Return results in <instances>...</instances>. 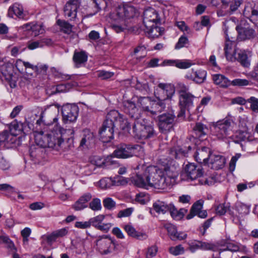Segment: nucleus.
<instances>
[{
  "instance_id": "338daca9",
  "label": "nucleus",
  "mask_w": 258,
  "mask_h": 258,
  "mask_svg": "<svg viewBox=\"0 0 258 258\" xmlns=\"http://www.w3.org/2000/svg\"><path fill=\"white\" fill-rule=\"evenodd\" d=\"M75 226L80 229H87L91 227L90 220L87 221H77L75 223Z\"/></svg>"
},
{
  "instance_id": "680f3d73",
  "label": "nucleus",
  "mask_w": 258,
  "mask_h": 258,
  "mask_svg": "<svg viewBox=\"0 0 258 258\" xmlns=\"http://www.w3.org/2000/svg\"><path fill=\"white\" fill-rule=\"evenodd\" d=\"M247 101L250 103V109L254 112H258V99L254 97H251Z\"/></svg>"
},
{
  "instance_id": "dca6fc26",
  "label": "nucleus",
  "mask_w": 258,
  "mask_h": 258,
  "mask_svg": "<svg viewBox=\"0 0 258 258\" xmlns=\"http://www.w3.org/2000/svg\"><path fill=\"white\" fill-rule=\"evenodd\" d=\"M108 117L112 120L114 123H118L120 129L124 132H128L131 128L128 121L120 114L118 111L115 110H111L108 113Z\"/></svg>"
},
{
  "instance_id": "9b49d317",
  "label": "nucleus",
  "mask_w": 258,
  "mask_h": 258,
  "mask_svg": "<svg viewBox=\"0 0 258 258\" xmlns=\"http://www.w3.org/2000/svg\"><path fill=\"white\" fill-rule=\"evenodd\" d=\"M79 108L75 104L68 103L62 106L61 113L64 122H74L76 121Z\"/></svg>"
},
{
  "instance_id": "4d7b16f0",
  "label": "nucleus",
  "mask_w": 258,
  "mask_h": 258,
  "mask_svg": "<svg viewBox=\"0 0 258 258\" xmlns=\"http://www.w3.org/2000/svg\"><path fill=\"white\" fill-rule=\"evenodd\" d=\"M89 208L94 211L101 210L102 207L100 200L98 198L94 199L89 203Z\"/></svg>"
},
{
  "instance_id": "0e129e2a",
  "label": "nucleus",
  "mask_w": 258,
  "mask_h": 258,
  "mask_svg": "<svg viewBox=\"0 0 258 258\" xmlns=\"http://www.w3.org/2000/svg\"><path fill=\"white\" fill-rule=\"evenodd\" d=\"M140 52V55L137 56L138 58H142L146 55V48L144 46H139L134 50L135 54Z\"/></svg>"
},
{
  "instance_id": "72a5a7b5",
  "label": "nucleus",
  "mask_w": 258,
  "mask_h": 258,
  "mask_svg": "<svg viewBox=\"0 0 258 258\" xmlns=\"http://www.w3.org/2000/svg\"><path fill=\"white\" fill-rule=\"evenodd\" d=\"M194 98L195 96L190 93L181 94L179 97V105L180 106H187V108H189L192 106Z\"/></svg>"
},
{
  "instance_id": "f03ea898",
  "label": "nucleus",
  "mask_w": 258,
  "mask_h": 258,
  "mask_svg": "<svg viewBox=\"0 0 258 258\" xmlns=\"http://www.w3.org/2000/svg\"><path fill=\"white\" fill-rule=\"evenodd\" d=\"M132 181L139 187L148 188L149 187H154L162 189L166 188L164 174L156 166L147 167L143 176L137 174L135 177H133Z\"/></svg>"
},
{
  "instance_id": "1a4fd4ad",
  "label": "nucleus",
  "mask_w": 258,
  "mask_h": 258,
  "mask_svg": "<svg viewBox=\"0 0 258 258\" xmlns=\"http://www.w3.org/2000/svg\"><path fill=\"white\" fill-rule=\"evenodd\" d=\"M225 44L224 51L226 58L227 60L231 62L234 61L233 55L236 54V40H237L236 36H233L231 33L228 34L227 30L225 31Z\"/></svg>"
},
{
  "instance_id": "6e6d98bb",
  "label": "nucleus",
  "mask_w": 258,
  "mask_h": 258,
  "mask_svg": "<svg viewBox=\"0 0 258 258\" xmlns=\"http://www.w3.org/2000/svg\"><path fill=\"white\" fill-rule=\"evenodd\" d=\"M103 204L105 208L111 210L115 208L116 203L110 198H105L103 201Z\"/></svg>"
},
{
  "instance_id": "f704fd0d",
  "label": "nucleus",
  "mask_w": 258,
  "mask_h": 258,
  "mask_svg": "<svg viewBox=\"0 0 258 258\" xmlns=\"http://www.w3.org/2000/svg\"><path fill=\"white\" fill-rule=\"evenodd\" d=\"M88 59L87 54L85 51H80L74 52L73 55V60L76 67H81L82 64L85 63Z\"/></svg>"
},
{
  "instance_id": "052dcab7",
  "label": "nucleus",
  "mask_w": 258,
  "mask_h": 258,
  "mask_svg": "<svg viewBox=\"0 0 258 258\" xmlns=\"http://www.w3.org/2000/svg\"><path fill=\"white\" fill-rule=\"evenodd\" d=\"M241 156V154L237 153L231 158L229 164V168L230 172H232L234 171L236 162L237 160L240 158Z\"/></svg>"
},
{
  "instance_id": "4c0bfd02",
  "label": "nucleus",
  "mask_w": 258,
  "mask_h": 258,
  "mask_svg": "<svg viewBox=\"0 0 258 258\" xmlns=\"http://www.w3.org/2000/svg\"><path fill=\"white\" fill-rule=\"evenodd\" d=\"M213 80L216 84L223 88H226L230 85V82L228 79L221 74L214 75Z\"/></svg>"
},
{
  "instance_id": "09e8293b",
  "label": "nucleus",
  "mask_w": 258,
  "mask_h": 258,
  "mask_svg": "<svg viewBox=\"0 0 258 258\" xmlns=\"http://www.w3.org/2000/svg\"><path fill=\"white\" fill-rule=\"evenodd\" d=\"M5 243L7 244L8 248H9L11 250L16 251V247H15L14 243L11 240L8 236H0V243Z\"/></svg>"
},
{
  "instance_id": "7ed1b4c3",
  "label": "nucleus",
  "mask_w": 258,
  "mask_h": 258,
  "mask_svg": "<svg viewBox=\"0 0 258 258\" xmlns=\"http://www.w3.org/2000/svg\"><path fill=\"white\" fill-rule=\"evenodd\" d=\"M136 13V9L132 6L119 7L115 14H111V18L115 21L112 25V29L117 33L123 31L127 27L126 20L133 18Z\"/></svg>"
},
{
  "instance_id": "39448f33",
  "label": "nucleus",
  "mask_w": 258,
  "mask_h": 258,
  "mask_svg": "<svg viewBox=\"0 0 258 258\" xmlns=\"http://www.w3.org/2000/svg\"><path fill=\"white\" fill-rule=\"evenodd\" d=\"M232 120L226 117L221 120L213 123L211 126V134L215 139L223 140L229 135Z\"/></svg>"
},
{
  "instance_id": "e2e57ef3",
  "label": "nucleus",
  "mask_w": 258,
  "mask_h": 258,
  "mask_svg": "<svg viewBox=\"0 0 258 258\" xmlns=\"http://www.w3.org/2000/svg\"><path fill=\"white\" fill-rule=\"evenodd\" d=\"M158 251V247L153 245L150 247L148 249V251L146 253V258H153L156 256Z\"/></svg>"
},
{
  "instance_id": "4468645a",
  "label": "nucleus",
  "mask_w": 258,
  "mask_h": 258,
  "mask_svg": "<svg viewBox=\"0 0 258 258\" xmlns=\"http://www.w3.org/2000/svg\"><path fill=\"white\" fill-rule=\"evenodd\" d=\"M160 21V17L158 12L154 8H147L143 13V23L145 27H152L155 24Z\"/></svg>"
},
{
  "instance_id": "393cba45",
  "label": "nucleus",
  "mask_w": 258,
  "mask_h": 258,
  "mask_svg": "<svg viewBox=\"0 0 258 258\" xmlns=\"http://www.w3.org/2000/svg\"><path fill=\"white\" fill-rule=\"evenodd\" d=\"M92 196L91 194L87 192L83 195L72 206L75 211H81L87 207V203L91 200Z\"/></svg>"
},
{
  "instance_id": "37998d69",
  "label": "nucleus",
  "mask_w": 258,
  "mask_h": 258,
  "mask_svg": "<svg viewBox=\"0 0 258 258\" xmlns=\"http://www.w3.org/2000/svg\"><path fill=\"white\" fill-rule=\"evenodd\" d=\"M194 130L199 137L206 135L208 132L207 126L201 122H198L194 127Z\"/></svg>"
},
{
  "instance_id": "774afa93",
  "label": "nucleus",
  "mask_w": 258,
  "mask_h": 258,
  "mask_svg": "<svg viewBox=\"0 0 258 258\" xmlns=\"http://www.w3.org/2000/svg\"><path fill=\"white\" fill-rule=\"evenodd\" d=\"M188 43V39L186 37L181 36L176 43L175 48L176 49H180L184 47Z\"/></svg>"
},
{
  "instance_id": "6e6552de",
  "label": "nucleus",
  "mask_w": 258,
  "mask_h": 258,
  "mask_svg": "<svg viewBox=\"0 0 258 258\" xmlns=\"http://www.w3.org/2000/svg\"><path fill=\"white\" fill-rule=\"evenodd\" d=\"M114 127V122L108 117L107 114L99 132L100 139L103 142L108 143L113 138Z\"/></svg>"
},
{
  "instance_id": "3c124183",
  "label": "nucleus",
  "mask_w": 258,
  "mask_h": 258,
  "mask_svg": "<svg viewBox=\"0 0 258 258\" xmlns=\"http://www.w3.org/2000/svg\"><path fill=\"white\" fill-rule=\"evenodd\" d=\"M230 207L229 203H223L219 204L216 208V213L220 215H224L229 210Z\"/></svg>"
},
{
  "instance_id": "4be33fe9",
  "label": "nucleus",
  "mask_w": 258,
  "mask_h": 258,
  "mask_svg": "<svg viewBox=\"0 0 258 258\" xmlns=\"http://www.w3.org/2000/svg\"><path fill=\"white\" fill-rule=\"evenodd\" d=\"M209 161L211 168L215 170L222 168L226 163V159L224 156L215 154H210Z\"/></svg>"
},
{
  "instance_id": "a211bd4d",
  "label": "nucleus",
  "mask_w": 258,
  "mask_h": 258,
  "mask_svg": "<svg viewBox=\"0 0 258 258\" xmlns=\"http://www.w3.org/2000/svg\"><path fill=\"white\" fill-rule=\"evenodd\" d=\"M105 217V215L100 214L89 219L91 226H92L98 230L107 232L112 225L110 223H103Z\"/></svg>"
},
{
  "instance_id": "69168bd1",
  "label": "nucleus",
  "mask_w": 258,
  "mask_h": 258,
  "mask_svg": "<svg viewBox=\"0 0 258 258\" xmlns=\"http://www.w3.org/2000/svg\"><path fill=\"white\" fill-rule=\"evenodd\" d=\"M170 208L169 211L171 216L176 220H179V210H178L173 204H169Z\"/></svg>"
},
{
  "instance_id": "473e14b6",
  "label": "nucleus",
  "mask_w": 258,
  "mask_h": 258,
  "mask_svg": "<svg viewBox=\"0 0 258 258\" xmlns=\"http://www.w3.org/2000/svg\"><path fill=\"white\" fill-rule=\"evenodd\" d=\"M43 151L40 147H31L30 150V156L32 160L36 163H39L43 156Z\"/></svg>"
},
{
  "instance_id": "2f4dec72",
  "label": "nucleus",
  "mask_w": 258,
  "mask_h": 258,
  "mask_svg": "<svg viewBox=\"0 0 258 258\" xmlns=\"http://www.w3.org/2000/svg\"><path fill=\"white\" fill-rule=\"evenodd\" d=\"M94 142V135L89 130L85 129L83 131V137L81 141L80 146L82 147H88Z\"/></svg>"
},
{
  "instance_id": "a19ab883",
  "label": "nucleus",
  "mask_w": 258,
  "mask_h": 258,
  "mask_svg": "<svg viewBox=\"0 0 258 258\" xmlns=\"http://www.w3.org/2000/svg\"><path fill=\"white\" fill-rule=\"evenodd\" d=\"M169 205L161 201H157L153 204L154 210L158 214H164L169 211Z\"/></svg>"
},
{
  "instance_id": "79ce46f5",
  "label": "nucleus",
  "mask_w": 258,
  "mask_h": 258,
  "mask_svg": "<svg viewBox=\"0 0 258 258\" xmlns=\"http://www.w3.org/2000/svg\"><path fill=\"white\" fill-rule=\"evenodd\" d=\"M203 209V202L201 201H198L192 206L190 213L186 216L187 219L192 218L197 213Z\"/></svg>"
},
{
  "instance_id": "6ab92c4d",
  "label": "nucleus",
  "mask_w": 258,
  "mask_h": 258,
  "mask_svg": "<svg viewBox=\"0 0 258 258\" xmlns=\"http://www.w3.org/2000/svg\"><path fill=\"white\" fill-rule=\"evenodd\" d=\"M164 227L166 229L169 237L173 241L182 240L187 238L186 233L178 231L176 226L171 223H167Z\"/></svg>"
},
{
  "instance_id": "9d476101",
  "label": "nucleus",
  "mask_w": 258,
  "mask_h": 258,
  "mask_svg": "<svg viewBox=\"0 0 258 258\" xmlns=\"http://www.w3.org/2000/svg\"><path fill=\"white\" fill-rule=\"evenodd\" d=\"M174 93V87L171 84L160 83L155 94L157 99L165 102L170 100Z\"/></svg>"
},
{
  "instance_id": "aec40b11",
  "label": "nucleus",
  "mask_w": 258,
  "mask_h": 258,
  "mask_svg": "<svg viewBox=\"0 0 258 258\" xmlns=\"http://www.w3.org/2000/svg\"><path fill=\"white\" fill-rule=\"evenodd\" d=\"M185 171L187 176L191 180L200 179L203 175L202 167L192 163L187 164L185 167Z\"/></svg>"
},
{
  "instance_id": "e433bc0d",
  "label": "nucleus",
  "mask_w": 258,
  "mask_h": 258,
  "mask_svg": "<svg viewBox=\"0 0 258 258\" xmlns=\"http://www.w3.org/2000/svg\"><path fill=\"white\" fill-rule=\"evenodd\" d=\"M164 30L162 28L158 27L156 26V24H155L154 26L148 27H145V31L148 34L149 37L155 38L161 36Z\"/></svg>"
},
{
  "instance_id": "412c9836",
  "label": "nucleus",
  "mask_w": 258,
  "mask_h": 258,
  "mask_svg": "<svg viewBox=\"0 0 258 258\" xmlns=\"http://www.w3.org/2000/svg\"><path fill=\"white\" fill-rule=\"evenodd\" d=\"M244 16L251 21H256L258 18V9L253 3H248L243 12Z\"/></svg>"
},
{
  "instance_id": "bf43d9fd",
  "label": "nucleus",
  "mask_w": 258,
  "mask_h": 258,
  "mask_svg": "<svg viewBox=\"0 0 258 258\" xmlns=\"http://www.w3.org/2000/svg\"><path fill=\"white\" fill-rule=\"evenodd\" d=\"M215 181L216 179L214 177H205L202 176L199 179V182L200 184L212 185L215 183Z\"/></svg>"
},
{
  "instance_id": "423d86ee",
  "label": "nucleus",
  "mask_w": 258,
  "mask_h": 258,
  "mask_svg": "<svg viewBox=\"0 0 258 258\" xmlns=\"http://www.w3.org/2000/svg\"><path fill=\"white\" fill-rule=\"evenodd\" d=\"M153 125L152 121L144 119L142 122L137 121L135 123L133 130L139 139H148L154 138L156 135Z\"/></svg>"
},
{
  "instance_id": "de8ad7c7",
  "label": "nucleus",
  "mask_w": 258,
  "mask_h": 258,
  "mask_svg": "<svg viewBox=\"0 0 258 258\" xmlns=\"http://www.w3.org/2000/svg\"><path fill=\"white\" fill-rule=\"evenodd\" d=\"M184 248L181 244H179L175 246H171L169 248V253L175 256L183 254L184 253Z\"/></svg>"
},
{
  "instance_id": "a878e982",
  "label": "nucleus",
  "mask_w": 258,
  "mask_h": 258,
  "mask_svg": "<svg viewBox=\"0 0 258 258\" xmlns=\"http://www.w3.org/2000/svg\"><path fill=\"white\" fill-rule=\"evenodd\" d=\"M234 61L237 60L244 68H249L250 66V59L247 52L244 50H240L233 55Z\"/></svg>"
},
{
  "instance_id": "f257e3e1",
  "label": "nucleus",
  "mask_w": 258,
  "mask_h": 258,
  "mask_svg": "<svg viewBox=\"0 0 258 258\" xmlns=\"http://www.w3.org/2000/svg\"><path fill=\"white\" fill-rule=\"evenodd\" d=\"M58 113V109L55 107H50L41 113L40 121L48 127L46 135L38 134L35 137L36 143L41 148L47 147L57 151L62 148L66 130L58 124L56 116Z\"/></svg>"
},
{
  "instance_id": "b1692460",
  "label": "nucleus",
  "mask_w": 258,
  "mask_h": 258,
  "mask_svg": "<svg viewBox=\"0 0 258 258\" xmlns=\"http://www.w3.org/2000/svg\"><path fill=\"white\" fill-rule=\"evenodd\" d=\"M164 63L168 66H174L180 69H186L194 64L189 59L166 60L164 61Z\"/></svg>"
},
{
  "instance_id": "20e7f679",
  "label": "nucleus",
  "mask_w": 258,
  "mask_h": 258,
  "mask_svg": "<svg viewBox=\"0 0 258 258\" xmlns=\"http://www.w3.org/2000/svg\"><path fill=\"white\" fill-rule=\"evenodd\" d=\"M113 155L117 158L125 159L134 156L142 157L144 155L143 148L139 145L121 144L114 151Z\"/></svg>"
},
{
  "instance_id": "5701e85b",
  "label": "nucleus",
  "mask_w": 258,
  "mask_h": 258,
  "mask_svg": "<svg viewBox=\"0 0 258 258\" xmlns=\"http://www.w3.org/2000/svg\"><path fill=\"white\" fill-rule=\"evenodd\" d=\"M124 110L126 113L134 119L138 120L140 118V112L133 102L125 101L124 102Z\"/></svg>"
},
{
  "instance_id": "49530a36",
  "label": "nucleus",
  "mask_w": 258,
  "mask_h": 258,
  "mask_svg": "<svg viewBox=\"0 0 258 258\" xmlns=\"http://www.w3.org/2000/svg\"><path fill=\"white\" fill-rule=\"evenodd\" d=\"M236 210L239 214V216L242 217L249 213L250 206L242 203H239L236 205Z\"/></svg>"
},
{
  "instance_id": "f8f14e48",
  "label": "nucleus",
  "mask_w": 258,
  "mask_h": 258,
  "mask_svg": "<svg viewBox=\"0 0 258 258\" xmlns=\"http://www.w3.org/2000/svg\"><path fill=\"white\" fill-rule=\"evenodd\" d=\"M238 35L236 36L237 40L242 41L254 38L255 35V31L250 27L245 21H241L236 27Z\"/></svg>"
},
{
  "instance_id": "f3484780",
  "label": "nucleus",
  "mask_w": 258,
  "mask_h": 258,
  "mask_svg": "<svg viewBox=\"0 0 258 258\" xmlns=\"http://www.w3.org/2000/svg\"><path fill=\"white\" fill-rule=\"evenodd\" d=\"M207 77V72L202 69H192L187 72L185 78L191 80L197 84H202L205 82Z\"/></svg>"
},
{
  "instance_id": "58836bf2",
  "label": "nucleus",
  "mask_w": 258,
  "mask_h": 258,
  "mask_svg": "<svg viewBox=\"0 0 258 258\" xmlns=\"http://www.w3.org/2000/svg\"><path fill=\"white\" fill-rule=\"evenodd\" d=\"M98 185L102 189L108 188L112 186L116 185L117 182L116 180V178H103L99 180L98 182Z\"/></svg>"
},
{
  "instance_id": "8fccbe9b",
  "label": "nucleus",
  "mask_w": 258,
  "mask_h": 258,
  "mask_svg": "<svg viewBox=\"0 0 258 258\" xmlns=\"http://www.w3.org/2000/svg\"><path fill=\"white\" fill-rule=\"evenodd\" d=\"M188 152L186 147L183 148L177 147L171 151L172 154L175 158H180L181 156H185Z\"/></svg>"
},
{
  "instance_id": "cd10ccee",
  "label": "nucleus",
  "mask_w": 258,
  "mask_h": 258,
  "mask_svg": "<svg viewBox=\"0 0 258 258\" xmlns=\"http://www.w3.org/2000/svg\"><path fill=\"white\" fill-rule=\"evenodd\" d=\"M210 150L207 147H203L201 149L197 151L195 157L199 163H207L210 159Z\"/></svg>"
},
{
  "instance_id": "5fc2aeb1",
  "label": "nucleus",
  "mask_w": 258,
  "mask_h": 258,
  "mask_svg": "<svg viewBox=\"0 0 258 258\" xmlns=\"http://www.w3.org/2000/svg\"><path fill=\"white\" fill-rule=\"evenodd\" d=\"M230 84L234 86L244 87L250 84V81L246 79H236L233 80Z\"/></svg>"
},
{
  "instance_id": "c85d7f7f",
  "label": "nucleus",
  "mask_w": 258,
  "mask_h": 258,
  "mask_svg": "<svg viewBox=\"0 0 258 258\" xmlns=\"http://www.w3.org/2000/svg\"><path fill=\"white\" fill-rule=\"evenodd\" d=\"M8 14L11 18H13L15 15L22 19H23L25 16L23 6L18 3H15L9 8Z\"/></svg>"
},
{
  "instance_id": "c756f323",
  "label": "nucleus",
  "mask_w": 258,
  "mask_h": 258,
  "mask_svg": "<svg viewBox=\"0 0 258 258\" xmlns=\"http://www.w3.org/2000/svg\"><path fill=\"white\" fill-rule=\"evenodd\" d=\"M123 228L127 234L133 238L139 240H144L147 238V236L144 233L137 231L131 225L127 224L124 226Z\"/></svg>"
},
{
  "instance_id": "bb28decb",
  "label": "nucleus",
  "mask_w": 258,
  "mask_h": 258,
  "mask_svg": "<svg viewBox=\"0 0 258 258\" xmlns=\"http://www.w3.org/2000/svg\"><path fill=\"white\" fill-rule=\"evenodd\" d=\"M178 176V172L173 167L167 168L165 170V176L164 179H165L166 187L174 184Z\"/></svg>"
},
{
  "instance_id": "864d4df0",
  "label": "nucleus",
  "mask_w": 258,
  "mask_h": 258,
  "mask_svg": "<svg viewBox=\"0 0 258 258\" xmlns=\"http://www.w3.org/2000/svg\"><path fill=\"white\" fill-rule=\"evenodd\" d=\"M199 243L200 244L201 249L202 250L215 251L217 249V246L211 242L201 241V243Z\"/></svg>"
},
{
  "instance_id": "603ef678",
  "label": "nucleus",
  "mask_w": 258,
  "mask_h": 258,
  "mask_svg": "<svg viewBox=\"0 0 258 258\" xmlns=\"http://www.w3.org/2000/svg\"><path fill=\"white\" fill-rule=\"evenodd\" d=\"M222 3L226 5L229 4L232 11H236L241 4L239 0H222Z\"/></svg>"
},
{
  "instance_id": "0eeeda50",
  "label": "nucleus",
  "mask_w": 258,
  "mask_h": 258,
  "mask_svg": "<svg viewBox=\"0 0 258 258\" xmlns=\"http://www.w3.org/2000/svg\"><path fill=\"white\" fill-rule=\"evenodd\" d=\"M95 244L96 250L102 255L111 253L115 247L114 240L107 236L100 237L96 241Z\"/></svg>"
},
{
  "instance_id": "c03bdc74",
  "label": "nucleus",
  "mask_w": 258,
  "mask_h": 258,
  "mask_svg": "<svg viewBox=\"0 0 258 258\" xmlns=\"http://www.w3.org/2000/svg\"><path fill=\"white\" fill-rule=\"evenodd\" d=\"M57 24L64 33L70 34L72 31L73 26L66 21L58 20Z\"/></svg>"
},
{
  "instance_id": "2eb2a0df",
  "label": "nucleus",
  "mask_w": 258,
  "mask_h": 258,
  "mask_svg": "<svg viewBox=\"0 0 258 258\" xmlns=\"http://www.w3.org/2000/svg\"><path fill=\"white\" fill-rule=\"evenodd\" d=\"M174 116L171 113H164L158 116V125L162 133H166L172 128Z\"/></svg>"
},
{
  "instance_id": "7c9ffc66",
  "label": "nucleus",
  "mask_w": 258,
  "mask_h": 258,
  "mask_svg": "<svg viewBox=\"0 0 258 258\" xmlns=\"http://www.w3.org/2000/svg\"><path fill=\"white\" fill-rule=\"evenodd\" d=\"M166 107L165 102L158 99V100H153L149 113L154 116L157 115L163 111Z\"/></svg>"
},
{
  "instance_id": "c9c22d12",
  "label": "nucleus",
  "mask_w": 258,
  "mask_h": 258,
  "mask_svg": "<svg viewBox=\"0 0 258 258\" xmlns=\"http://www.w3.org/2000/svg\"><path fill=\"white\" fill-rule=\"evenodd\" d=\"M68 233V229L66 228H63L53 231L47 237V240L48 242L52 243L60 237L66 235Z\"/></svg>"
},
{
  "instance_id": "13d9d810",
  "label": "nucleus",
  "mask_w": 258,
  "mask_h": 258,
  "mask_svg": "<svg viewBox=\"0 0 258 258\" xmlns=\"http://www.w3.org/2000/svg\"><path fill=\"white\" fill-rule=\"evenodd\" d=\"M35 36H37L44 32L45 29L43 24H34L33 23L32 28L31 30Z\"/></svg>"
},
{
  "instance_id": "ddd939ff",
  "label": "nucleus",
  "mask_w": 258,
  "mask_h": 258,
  "mask_svg": "<svg viewBox=\"0 0 258 258\" xmlns=\"http://www.w3.org/2000/svg\"><path fill=\"white\" fill-rule=\"evenodd\" d=\"M81 0H69L63 7V14L66 18L71 21L77 19L78 9L80 8Z\"/></svg>"
},
{
  "instance_id": "ea45409f",
  "label": "nucleus",
  "mask_w": 258,
  "mask_h": 258,
  "mask_svg": "<svg viewBox=\"0 0 258 258\" xmlns=\"http://www.w3.org/2000/svg\"><path fill=\"white\" fill-rule=\"evenodd\" d=\"M153 101L149 97H141L139 98L138 103L144 111L149 113Z\"/></svg>"
},
{
  "instance_id": "a18cd8bd",
  "label": "nucleus",
  "mask_w": 258,
  "mask_h": 258,
  "mask_svg": "<svg viewBox=\"0 0 258 258\" xmlns=\"http://www.w3.org/2000/svg\"><path fill=\"white\" fill-rule=\"evenodd\" d=\"M51 71L53 77L57 79H59L61 81H66L71 79V77L70 75L63 73L55 68H52Z\"/></svg>"
}]
</instances>
